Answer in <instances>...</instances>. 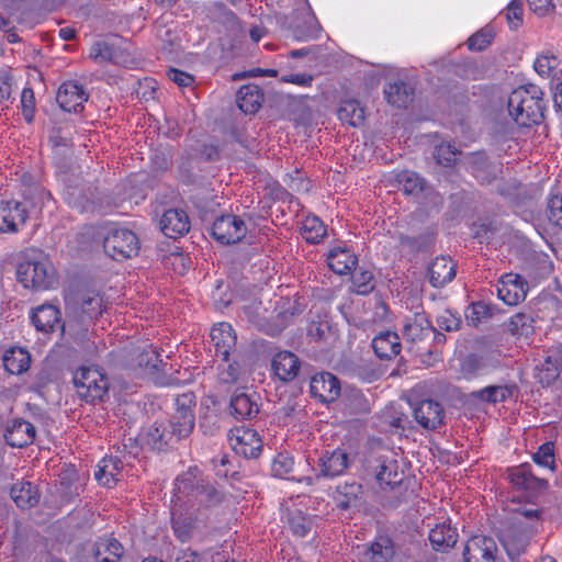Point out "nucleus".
<instances>
[{"mask_svg":"<svg viewBox=\"0 0 562 562\" xmlns=\"http://www.w3.org/2000/svg\"><path fill=\"white\" fill-rule=\"evenodd\" d=\"M429 282L434 288H441L451 282L457 273V265L450 257H436L429 266Z\"/></svg>","mask_w":562,"mask_h":562,"instance_id":"5701e85b","label":"nucleus"},{"mask_svg":"<svg viewBox=\"0 0 562 562\" xmlns=\"http://www.w3.org/2000/svg\"><path fill=\"white\" fill-rule=\"evenodd\" d=\"M293 465L292 457L286 453H279L272 461L271 470L274 476L283 477L292 471Z\"/></svg>","mask_w":562,"mask_h":562,"instance_id":"4d7b16f0","label":"nucleus"},{"mask_svg":"<svg viewBox=\"0 0 562 562\" xmlns=\"http://www.w3.org/2000/svg\"><path fill=\"white\" fill-rule=\"evenodd\" d=\"M434 333L435 328L424 312H416L404 321L403 337L407 342H423Z\"/></svg>","mask_w":562,"mask_h":562,"instance_id":"ddd939ff","label":"nucleus"},{"mask_svg":"<svg viewBox=\"0 0 562 562\" xmlns=\"http://www.w3.org/2000/svg\"><path fill=\"white\" fill-rule=\"evenodd\" d=\"M338 117L341 122L357 127L364 122L366 111L358 100L348 99L341 101L338 109Z\"/></svg>","mask_w":562,"mask_h":562,"instance_id":"4c0bfd02","label":"nucleus"},{"mask_svg":"<svg viewBox=\"0 0 562 562\" xmlns=\"http://www.w3.org/2000/svg\"><path fill=\"white\" fill-rule=\"evenodd\" d=\"M558 65L559 61L555 56L541 55L536 59L533 68L541 77H549Z\"/></svg>","mask_w":562,"mask_h":562,"instance_id":"bf43d9fd","label":"nucleus"},{"mask_svg":"<svg viewBox=\"0 0 562 562\" xmlns=\"http://www.w3.org/2000/svg\"><path fill=\"white\" fill-rule=\"evenodd\" d=\"M240 374V367L237 362H229V359L226 362L218 364V381L223 384H233L236 383Z\"/></svg>","mask_w":562,"mask_h":562,"instance_id":"6e6d98bb","label":"nucleus"},{"mask_svg":"<svg viewBox=\"0 0 562 562\" xmlns=\"http://www.w3.org/2000/svg\"><path fill=\"white\" fill-rule=\"evenodd\" d=\"M328 267L337 274H348L358 263L357 256L346 247L333 248L328 256Z\"/></svg>","mask_w":562,"mask_h":562,"instance_id":"cd10ccee","label":"nucleus"},{"mask_svg":"<svg viewBox=\"0 0 562 562\" xmlns=\"http://www.w3.org/2000/svg\"><path fill=\"white\" fill-rule=\"evenodd\" d=\"M416 422L427 430H435L443 424L442 405L434 400H423L414 408Z\"/></svg>","mask_w":562,"mask_h":562,"instance_id":"4468645a","label":"nucleus"},{"mask_svg":"<svg viewBox=\"0 0 562 562\" xmlns=\"http://www.w3.org/2000/svg\"><path fill=\"white\" fill-rule=\"evenodd\" d=\"M88 98L89 94L82 85L75 80H68L59 87L56 101L64 111L78 113L83 110V104L88 101Z\"/></svg>","mask_w":562,"mask_h":562,"instance_id":"9b49d317","label":"nucleus"},{"mask_svg":"<svg viewBox=\"0 0 562 562\" xmlns=\"http://www.w3.org/2000/svg\"><path fill=\"white\" fill-rule=\"evenodd\" d=\"M374 353L382 360H391L401 351V339L395 331H382L372 340Z\"/></svg>","mask_w":562,"mask_h":562,"instance_id":"393cba45","label":"nucleus"},{"mask_svg":"<svg viewBox=\"0 0 562 562\" xmlns=\"http://www.w3.org/2000/svg\"><path fill=\"white\" fill-rule=\"evenodd\" d=\"M497 544L491 537L477 535L470 538L463 550L464 562H495Z\"/></svg>","mask_w":562,"mask_h":562,"instance_id":"9d476101","label":"nucleus"},{"mask_svg":"<svg viewBox=\"0 0 562 562\" xmlns=\"http://www.w3.org/2000/svg\"><path fill=\"white\" fill-rule=\"evenodd\" d=\"M171 525L175 536L181 542H186L191 539L194 529V521L192 518L186 517L182 514H172Z\"/></svg>","mask_w":562,"mask_h":562,"instance_id":"49530a36","label":"nucleus"},{"mask_svg":"<svg viewBox=\"0 0 562 562\" xmlns=\"http://www.w3.org/2000/svg\"><path fill=\"white\" fill-rule=\"evenodd\" d=\"M104 251L114 260H124L138 254L139 240L127 228H112L103 240Z\"/></svg>","mask_w":562,"mask_h":562,"instance_id":"39448f33","label":"nucleus"},{"mask_svg":"<svg viewBox=\"0 0 562 562\" xmlns=\"http://www.w3.org/2000/svg\"><path fill=\"white\" fill-rule=\"evenodd\" d=\"M271 366L279 380L290 382L297 376L301 361L293 352L281 351L273 357Z\"/></svg>","mask_w":562,"mask_h":562,"instance_id":"4be33fe9","label":"nucleus"},{"mask_svg":"<svg viewBox=\"0 0 562 562\" xmlns=\"http://www.w3.org/2000/svg\"><path fill=\"white\" fill-rule=\"evenodd\" d=\"M548 218L550 223L562 228V194H553L548 202Z\"/></svg>","mask_w":562,"mask_h":562,"instance_id":"13d9d810","label":"nucleus"},{"mask_svg":"<svg viewBox=\"0 0 562 562\" xmlns=\"http://www.w3.org/2000/svg\"><path fill=\"white\" fill-rule=\"evenodd\" d=\"M531 11L538 15H547L553 11V0H527Z\"/></svg>","mask_w":562,"mask_h":562,"instance_id":"0e129e2a","label":"nucleus"},{"mask_svg":"<svg viewBox=\"0 0 562 562\" xmlns=\"http://www.w3.org/2000/svg\"><path fill=\"white\" fill-rule=\"evenodd\" d=\"M560 376V364L557 358L547 357L535 368L533 378L542 386L552 385Z\"/></svg>","mask_w":562,"mask_h":562,"instance_id":"58836bf2","label":"nucleus"},{"mask_svg":"<svg viewBox=\"0 0 562 562\" xmlns=\"http://www.w3.org/2000/svg\"><path fill=\"white\" fill-rule=\"evenodd\" d=\"M159 225L167 237L176 239L189 232L190 220L183 210L169 209L162 214Z\"/></svg>","mask_w":562,"mask_h":562,"instance_id":"6ab92c4d","label":"nucleus"},{"mask_svg":"<svg viewBox=\"0 0 562 562\" xmlns=\"http://www.w3.org/2000/svg\"><path fill=\"white\" fill-rule=\"evenodd\" d=\"M195 403L193 392H186L176 397V412L167 425L175 442L189 437L194 429L195 416L193 408Z\"/></svg>","mask_w":562,"mask_h":562,"instance_id":"20e7f679","label":"nucleus"},{"mask_svg":"<svg viewBox=\"0 0 562 562\" xmlns=\"http://www.w3.org/2000/svg\"><path fill=\"white\" fill-rule=\"evenodd\" d=\"M515 384L488 385L471 393V397L490 404L503 403L514 395Z\"/></svg>","mask_w":562,"mask_h":562,"instance_id":"2f4dec72","label":"nucleus"},{"mask_svg":"<svg viewBox=\"0 0 562 562\" xmlns=\"http://www.w3.org/2000/svg\"><path fill=\"white\" fill-rule=\"evenodd\" d=\"M31 321L38 331L48 334L60 323V312L54 305L43 304L33 310Z\"/></svg>","mask_w":562,"mask_h":562,"instance_id":"a878e982","label":"nucleus"},{"mask_svg":"<svg viewBox=\"0 0 562 562\" xmlns=\"http://www.w3.org/2000/svg\"><path fill=\"white\" fill-rule=\"evenodd\" d=\"M50 142L55 149V153L58 154L60 148H65L66 151H71L72 143L71 139L65 136H61L59 133L50 137Z\"/></svg>","mask_w":562,"mask_h":562,"instance_id":"338daca9","label":"nucleus"},{"mask_svg":"<svg viewBox=\"0 0 562 562\" xmlns=\"http://www.w3.org/2000/svg\"><path fill=\"white\" fill-rule=\"evenodd\" d=\"M428 538L436 551H447L457 543L458 533L456 528H452L450 524L441 522L429 531Z\"/></svg>","mask_w":562,"mask_h":562,"instance_id":"7c9ffc66","label":"nucleus"},{"mask_svg":"<svg viewBox=\"0 0 562 562\" xmlns=\"http://www.w3.org/2000/svg\"><path fill=\"white\" fill-rule=\"evenodd\" d=\"M263 100L261 89L257 85H245L237 92L236 102L245 114L256 113Z\"/></svg>","mask_w":562,"mask_h":562,"instance_id":"c756f323","label":"nucleus"},{"mask_svg":"<svg viewBox=\"0 0 562 562\" xmlns=\"http://www.w3.org/2000/svg\"><path fill=\"white\" fill-rule=\"evenodd\" d=\"M143 440L150 449L158 451L175 442L168 426L158 422H155L146 429Z\"/></svg>","mask_w":562,"mask_h":562,"instance_id":"72a5a7b5","label":"nucleus"},{"mask_svg":"<svg viewBox=\"0 0 562 562\" xmlns=\"http://www.w3.org/2000/svg\"><path fill=\"white\" fill-rule=\"evenodd\" d=\"M35 432V427L30 422L13 419L7 425L4 438L9 446L23 448L33 443Z\"/></svg>","mask_w":562,"mask_h":562,"instance_id":"aec40b11","label":"nucleus"},{"mask_svg":"<svg viewBox=\"0 0 562 562\" xmlns=\"http://www.w3.org/2000/svg\"><path fill=\"white\" fill-rule=\"evenodd\" d=\"M506 20L512 30H517L524 22V8L520 0H512L505 9Z\"/></svg>","mask_w":562,"mask_h":562,"instance_id":"5fc2aeb1","label":"nucleus"},{"mask_svg":"<svg viewBox=\"0 0 562 562\" xmlns=\"http://www.w3.org/2000/svg\"><path fill=\"white\" fill-rule=\"evenodd\" d=\"M437 325L446 331L458 330L461 325V318L450 311H445L437 317Z\"/></svg>","mask_w":562,"mask_h":562,"instance_id":"680f3d73","label":"nucleus"},{"mask_svg":"<svg viewBox=\"0 0 562 562\" xmlns=\"http://www.w3.org/2000/svg\"><path fill=\"white\" fill-rule=\"evenodd\" d=\"M211 340L214 346L215 356L221 357L223 362L229 358L231 351L236 345V334L228 323H220L211 329Z\"/></svg>","mask_w":562,"mask_h":562,"instance_id":"a211bd4d","label":"nucleus"},{"mask_svg":"<svg viewBox=\"0 0 562 562\" xmlns=\"http://www.w3.org/2000/svg\"><path fill=\"white\" fill-rule=\"evenodd\" d=\"M74 312L82 323L92 321L103 312V297L93 291L85 292L79 295Z\"/></svg>","mask_w":562,"mask_h":562,"instance_id":"412c9836","label":"nucleus"},{"mask_svg":"<svg viewBox=\"0 0 562 562\" xmlns=\"http://www.w3.org/2000/svg\"><path fill=\"white\" fill-rule=\"evenodd\" d=\"M395 179L406 194L417 195L423 192L425 187V180L411 170L400 171Z\"/></svg>","mask_w":562,"mask_h":562,"instance_id":"c03bdc74","label":"nucleus"},{"mask_svg":"<svg viewBox=\"0 0 562 562\" xmlns=\"http://www.w3.org/2000/svg\"><path fill=\"white\" fill-rule=\"evenodd\" d=\"M363 486L356 480L338 484L331 497L339 509L346 510L352 507H360L363 503Z\"/></svg>","mask_w":562,"mask_h":562,"instance_id":"2eb2a0df","label":"nucleus"},{"mask_svg":"<svg viewBox=\"0 0 562 562\" xmlns=\"http://www.w3.org/2000/svg\"><path fill=\"white\" fill-rule=\"evenodd\" d=\"M471 168L473 176L483 184H488L495 179V175H483L484 168H490V161L487 157L482 153L471 155Z\"/></svg>","mask_w":562,"mask_h":562,"instance_id":"09e8293b","label":"nucleus"},{"mask_svg":"<svg viewBox=\"0 0 562 562\" xmlns=\"http://www.w3.org/2000/svg\"><path fill=\"white\" fill-rule=\"evenodd\" d=\"M195 492L200 502L205 503L206 505H214L222 501L221 493L209 482L196 480Z\"/></svg>","mask_w":562,"mask_h":562,"instance_id":"3c124183","label":"nucleus"},{"mask_svg":"<svg viewBox=\"0 0 562 562\" xmlns=\"http://www.w3.org/2000/svg\"><path fill=\"white\" fill-rule=\"evenodd\" d=\"M384 93L390 104L405 109L413 101L414 89L404 81H395L385 88Z\"/></svg>","mask_w":562,"mask_h":562,"instance_id":"e433bc0d","label":"nucleus"},{"mask_svg":"<svg viewBox=\"0 0 562 562\" xmlns=\"http://www.w3.org/2000/svg\"><path fill=\"white\" fill-rule=\"evenodd\" d=\"M301 232L303 238L311 244L321 243L327 234L325 224L314 215H308L304 218Z\"/></svg>","mask_w":562,"mask_h":562,"instance_id":"ea45409f","label":"nucleus"},{"mask_svg":"<svg viewBox=\"0 0 562 562\" xmlns=\"http://www.w3.org/2000/svg\"><path fill=\"white\" fill-rule=\"evenodd\" d=\"M11 498L20 508H30L40 501V494L31 482L15 483L10 491Z\"/></svg>","mask_w":562,"mask_h":562,"instance_id":"c9c22d12","label":"nucleus"},{"mask_svg":"<svg viewBox=\"0 0 562 562\" xmlns=\"http://www.w3.org/2000/svg\"><path fill=\"white\" fill-rule=\"evenodd\" d=\"M22 113L26 122L31 123L34 119L35 98L31 88H24L21 94Z\"/></svg>","mask_w":562,"mask_h":562,"instance_id":"052dcab7","label":"nucleus"},{"mask_svg":"<svg viewBox=\"0 0 562 562\" xmlns=\"http://www.w3.org/2000/svg\"><path fill=\"white\" fill-rule=\"evenodd\" d=\"M374 277L372 271L360 269L352 274L350 288L352 293L368 295L374 290Z\"/></svg>","mask_w":562,"mask_h":562,"instance_id":"a18cd8bd","label":"nucleus"},{"mask_svg":"<svg viewBox=\"0 0 562 562\" xmlns=\"http://www.w3.org/2000/svg\"><path fill=\"white\" fill-rule=\"evenodd\" d=\"M162 363L160 355L156 348L148 346L137 356V364L148 373H155Z\"/></svg>","mask_w":562,"mask_h":562,"instance_id":"de8ad7c7","label":"nucleus"},{"mask_svg":"<svg viewBox=\"0 0 562 562\" xmlns=\"http://www.w3.org/2000/svg\"><path fill=\"white\" fill-rule=\"evenodd\" d=\"M329 333V326L326 323H318L311 326L308 334L317 340H325Z\"/></svg>","mask_w":562,"mask_h":562,"instance_id":"774afa93","label":"nucleus"},{"mask_svg":"<svg viewBox=\"0 0 562 562\" xmlns=\"http://www.w3.org/2000/svg\"><path fill=\"white\" fill-rule=\"evenodd\" d=\"M229 411L236 419H250L259 413V404L245 392L235 393L231 398Z\"/></svg>","mask_w":562,"mask_h":562,"instance_id":"c85d7f7f","label":"nucleus"},{"mask_svg":"<svg viewBox=\"0 0 562 562\" xmlns=\"http://www.w3.org/2000/svg\"><path fill=\"white\" fill-rule=\"evenodd\" d=\"M27 211L22 203L8 201L0 206V231L16 233L27 220Z\"/></svg>","mask_w":562,"mask_h":562,"instance_id":"dca6fc26","label":"nucleus"},{"mask_svg":"<svg viewBox=\"0 0 562 562\" xmlns=\"http://www.w3.org/2000/svg\"><path fill=\"white\" fill-rule=\"evenodd\" d=\"M352 460L349 454L341 448L335 450H325L321 453L315 463L314 470L316 477L333 479L342 475L350 467Z\"/></svg>","mask_w":562,"mask_h":562,"instance_id":"0eeeda50","label":"nucleus"},{"mask_svg":"<svg viewBox=\"0 0 562 562\" xmlns=\"http://www.w3.org/2000/svg\"><path fill=\"white\" fill-rule=\"evenodd\" d=\"M532 460L535 463L553 471L555 468L553 442L548 441L541 445L538 451L533 453Z\"/></svg>","mask_w":562,"mask_h":562,"instance_id":"864d4df0","label":"nucleus"},{"mask_svg":"<svg viewBox=\"0 0 562 562\" xmlns=\"http://www.w3.org/2000/svg\"><path fill=\"white\" fill-rule=\"evenodd\" d=\"M123 553V546L113 537L100 538L94 544L97 562H120Z\"/></svg>","mask_w":562,"mask_h":562,"instance_id":"473e14b6","label":"nucleus"},{"mask_svg":"<svg viewBox=\"0 0 562 562\" xmlns=\"http://www.w3.org/2000/svg\"><path fill=\"white\" fill-rule=\"evenodd\" d=\"M246 234V223L236 215H222L212 226V236L223 245L238 243Z\"/></svg>","mask_w":562,"mask_h":562,"instance_id":"6e6552de","label":"nucleus"},{"mask_svg":"<svg viewBox=\"0 0 562 562\" xmlns=\"http://www.w3.org/2000/svg\"><path fill=\"white\" fill-rule=\"evenodd\" d=\"M508 479L517 490L526 492L528 496H536L548 487V481L536 476L528 463L509 469Z\"/></svg>","mask_w":562,"mask_h":562,"instance_id":"1a4fd4ad","label":"nucleus"},{"mask_svg":"<svg viewBox=\"0 0 562 562\" xmlns=\"http://www.w3.org/2000/svg\"><path fill=\"white\" fill-rule=\"evenodd\" d=\"M494 306L483 301L473 302L465 311V321L468 325L476 327L481 323L490 319L494 314Z\"/></svg>","mask_w":562,"mask_h":562,"instance_id":"37998d69","label":"nucleus"},{"mask_svg":"<svg viewBox=\"0 0 562 562\" xmlns=\"http://www.w3.org/2000/svg\"><path fill=\"white\" fill-rule=\"evenodd\" d=\"M123 462L117 457H104L94 473L97 481L106 487H113L122 476Z\"/></svg>","mask_w":562,"mask_h":562,"instance_id":"b1692460","label":"nucleus"},{"mask_svg":"<svg viewBox=\"0 0 562 562\" xmlns=\"http://www.w3.org/2000/svg\"><path fill=\"white\" fill-rule=\"evenodd\" d=\"M74 384L79 397L88 403L101 401L109 391V379L95 367H81L74 375Z\"/></svg>","mask_w":562,"mask_h":562,"instance_id":"7ed1b4c3","label":"nucleus"},{"mask_svg":"<svg viewBox=\"0 0 562 562\" xmlns=\"http://www.w3.org/2000/svg\"><path fill=\"white\" fill-rule=\"evenodd\" d=\"M461 151L451 143H442L435 147L434 158L439 165L449 167L457 161Z\"/></svg>","mask_w":562,"mask_h":562,"instance_id":"8fccbe9b","label":"nucleus"},{"mask_svg":"<svg viewBox=\"0 0 562 562\" xmlns=\"http://www.w3.org/2000/svg\"><path fill=\"white\" fill-rule=\"evenodd\" d=\"M285 82H291L297 86L307 87L311 86L313 77L307 74H291L283 78Z\"/></svg>","mask_w":562,"mask_h":562,"instance_id":"69168bd1","label":"nucleus"},{"mask_svg":"<svg viewBox=\"0 0 562 562\" xmlns=\"http://www.w3.org/2000/svg\"><path fill=\"white\" fill-rule=\"evenodd\" d=\"M311 394L321 402H334L340 395L339 380L329 372L315 374L311 380Z\"/></svg>","mask_w":562,"mask_h":562,"instance_id":"f3484780","label":"nucleus"},{"mask_svg":"<svg viewBox=\"0 0 562 562\" xmlns=\"http://www.w3.org/2000/svg\"><path fill=\"white\" fill-rule=\"evenodd\" d=\"M542 97V90L533 83L515 89L508 98L509 115L520 126L539 124L544 110Z\"/></svg>","mask_w":562,"mask_h":562,"instance_id":"f257e3e1","label":"nucleus"},{"mask_svg":"<svg viewBox=\"0 0 562 562\" xmlns=\"http://www.w3.org/2000/svg\"><path fill=\"white\" fill-rule=\"evenodd\" d=\"M3 366L11 374H22L31 366V355L20 347L10 348L3 355Z\"/></svg>","mask_w":562,"mask_h":562,"instance_id":"f704fd0d","label":"nucleus"},{"mask_svg":"<svg viewBox=\"0 0 562 562\" xmlns=\"http://www.w3.org/2000/svg\"><path fill=\"white\" fill-rule=\"evenodd\" d=\"M369 551L373 562H390L395 554V546L387 536H379L370 546Z\"/></svg>","mask_w":562,"mask_h":562,"instance_id":"79ce46f5","label":"nucleus"},{"mask_svg":"<svg viewBox=\"0 0 562 562\" xmlns=\"http://www.w3.org/2000/svg\"><path fill=\"white\" fill-rule=\"evenodd\" d=\"M286 521L292 533L300 538L307 536L313 527L312 518L297 508L288 510Z\"/></svg>","mask_w":562,"mask_h":562,"instance_id":"a19ab883","label":"nucleus"},{"mask_svg":"<svg viewBox=\"0 0 562 562\" xmlns=\"http://www.w3.org/2000/svg\"><path fill=\"white\" fill-rule=\"evenodd\" d=\"M404 479V473L398 471V464L396 460L378 459V465L375 468V480L382 488H394L401 484Z\"/></svg>","mask_w":562,"mask_h":562,"instance_id":"bb28decb","label":"nucleus"},{"mask_svg":"<svg viewBox=\"0 0 562 562\" xmlns=\"http://www.w3.org/2000/svg\"><path fill=\"white\" fill-rule=\"evenodd\" d=\"M528 292V284L526 280L514 273H507L502 277L499 285L497 286V295L507 305H517L522 302Z\"/></svg>","mask_w":562,"mask_h":562,"instance_id":"f8f14e48","label":"nucleus"},{"mask_svg":"<svg viewBox=\"0 0 562 562\" xmlns=\"http://www.w3.org/2000/svg\"><path fill=\"white\" fill-rule=\"evenodd\" d=\"M227 439L232 449L247 459L258 458L262 451V439L255 429L236 427L229 430Z\"/></svg>","mask_w":562,"mask_h":562,"instance_id":"423d86ee","label":"nucleus"},{"mask_svg":"<svg viewBox=\"0 0 562 562\" xmlns=\"http://www.w3.org/2000/svg\"><path fill=\"white\" fill-rule=\"evenodd\" d=\"M494 31L490 27H484L469 37L468 47L471 50L481 52L490 46L494 40Z\"/></svg>","mask_w":562,"mask_h":562,"instance_id":"603ef678","label":"nucleus"},{"mask_svg":"<svg viewBox=\"0 0 562 562\" xmlns=\"http://www.w3.org/2000/svg\"><path fill=\"white\" fill-rule=\"evenodd\" d=\"M167 77L179 87H189L194 82V78L190 74L176 68H170L167 71Z\"/></svg>","mask_w":562,"mask_h":562,"instance_id":"e2e57ef3","label":"nucleus"},{"mask_svg":"<svg viewBox=\"0 0 562 562\" xmlns=\"http://www.w3.org/2000/svg\"><path fill=\"white\" fill-rule=\"evenodd\" d=\"M19 281L34 290H47L56 283V273L50 260L40 250H30L16 270Z\"/></svg>","mask_w":562,"mask_h":562,"instance_id":"f03ea898","label":"nucleus"}]
</instances>
